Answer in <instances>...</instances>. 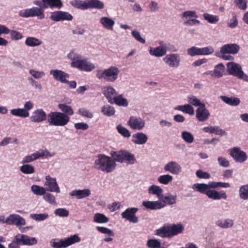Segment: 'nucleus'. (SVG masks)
Here are the masks:
<instances>
[{
  "mask_svg": "<svg viewBox=\"0 0 248 248\" xmlns=\"http://www.w3.org/2000/svg\"><path fill=\"white\" fill-rule=\"evenodd\" d=\"M127 124L132 129L140 131L145 127V122L140 117L131 116L127 122Z\"/></svg>",
  "mask_w": 248,
  "mask_h": 248,
  "instance_id": "obj_15",
  "label": "nucleus"
},
{
  "mask_svg": "<svg viewBox=\"0 0 248 248\" xmlns=\"http://www.w3.org/2000/svg\"><path fill=\"white\" fill-rule=\"evenodd\" d=\"M110 155L115 162L122 163L125 162L129 164H133L136 160L135 155L126 150L112 151L110 152Z\"/></svg>",
  "mask_w": 248,
  "mask_h": 248,
  "instance_id": "obj_5",
  "label": "nucleus"
},
{
  "mask_svg": "<svg viewBox=\"0 0 248 248\" xmlns=\"http://www.w3.org/2000/svg\"><path fill=\"white\" fill-rule=\"evenodd\" d=\"M71 4L77 8L82 10H86V1H81L80 0H73L70 2Z\"/></svg>",
  "mask_w": 248,
  "mask_h": 248,
  "instance_id": "obj_54",
  "label": "nucleus"
},
{
  "mask_svg": "<svg viewBox=\"0 0 248 248\" xmlns=\"http://www.w3.org/2000/svg\"><path fill=\"white\" fill-rule=\"evenodd\" d=\"M46 119V115L42 109L35 110L31 117V121L34 123H40Z\"/></svg>",
  "mask_w": 248,
  "mask_h": 248,
  "instance_id": "obj_26",
  "label": "nucleus"
},
{
  "mask_svg": "<svg viewBox=\"0 0 248 248\" xmlns=\"http://www.w3.org/2000/svg\"><path fill=\"white\" fill-rule=\"evenodd\" d=\"M173 180V177L170 174H164L159 176L157 178L158 181L161 184L167 185Z\"/></svg>",
  "mask_w": 248,
  "mask_h": 248,
  "instance_id": "obj_44",
  "label": "nucleus"
},
{
  "mask_svg": "<svg viewBox=\"0 0 248 248\" xmlns=\"http://www.w3.org/2000/svg\"><path fill=\"white\" fill-rule=\"evenodd\" d=\"M71 66L87 72H91L95 68L94 63L91 62L87 59H82L80 55H78V61L71 62Z\"/></svg>",
  "mask_w": 248,
  "mask_h": 248,
  "instance_id": "obj_9",
  "label": "nucleus"
},
{
  "mask_svg": "<svg viewBox=\"0 0 248 248\" xmlns=\"http://www.w3.org/2000/svg\"><path fill=\"white\" fill-rule=\"evenodd\" d=\"M159 44L160 46L156 47H150L149 53L150 55L160 58L166 55L168 49L167 46L164 44L163 41L159 42Z\"/></svg>",
  "mask_w": 248,
  "mask_h": 248,
  "instance_id": "obj_17",
  "label": "nucleus"
},
{
  "mask_svg": "<svg viewBox=\"0 0 248 248\" xmlns=\"http://www.w3.org/2000/svg\"><path fill=\"white\" fill-rule=\"evenodd\" d=\"M45 182L44 186H46V191L50 192L60 193V189L55 178H52L49 175L45 176Z\"/></svg>",
  "mask_w": 248,
  "mask_h": 248,
  "instance_id": "obj_14",
  "label": "nucleus"
},
{
  "mask_svg": "<svg viewBox=\"0 0 248 248\" xmlns=\"http://www.w3.org/2000/svg\"><path fill=\"white\" fill-rule=\"evenodd\" d=\"M96 230L100 233L108 236H114V233L112 230L103 226H97Z\"/></svg>",
  "mask_w": 248,
  "mask_h": 248,
  "instance_id": "obj_57",
  "label": "nucleus"
},
{
  "mask_svg": "<svg viewBox=\"0 0 248 248\" xmlns=\"http://www.w3.org/2000/svg\"><path fill=\"white\" fill-rule=\"evenodd\" d=\"M103 91L108 102L109 103L112 104V101L114 97L117 95V92L115 90L110 86H108L104 88Z\"/></svg>",
  "mask_w": 248,
  "mask_h": 248,
  "instance_id": "obj_29",
  "label": "nucleus"
},
{
  "mask_svg": "<svg viewBox=\"0 0 248 248\" xmlns=\"http://www.w3.org/2000/svg\"><path fill=\"white\" fill-rule=\"evenodd\" d=\"M148 192L149 194L155 195L160 198L163 191L159 186L153 185L148 188Z\"/></svg>",
  "mask_w": 248,
  "mask_h": 248,
  "instance_id": "obj_38",
  "label": "nucleus"
},
{
  "mask_svg": "<svg viewBox=\"0 0 248 248\" xmlns=\"http://www.w3.org/2000/svg\"><path fill=\"white\" fill-rule=\"evenodd\" d=\"M225 71V66L222 63L217 65L214 69V74L216 77H221Z\"/></svg>",
  "mask_w": 248,
  "mask_h": 248,
  "instance_id": "obj_55",
  "label": "nucleus"
},
{
  "mask_svg": "<svg viewBox=\"0 0 248 248\" xmlns=\"http://www.w3.org/2000/svg\"><path fill=\"white\" fill-rule=\"evenodd\" d=\"M177 196L176 195L168 194L164 197L162 199V202L167 204H174L176 202Z\"/></svg>",
  "mask_w": 248,
  "mask_h": 248,
  "instance_id": "obj_47",
  "label": "nucleus"
},
{
  "mask_svg": "<svg viewBox=\"0 0 248 248\" xmlns=\"http://www.w3.org/2000/svg\"><path fill=\"white\" fill-rule=\"evenodd\" d=\"M184 226L181 223L166 225L156 231L155 234L162 238H170L183 232Z\"/></svg>",
  "mask_w": 248,
  "mask_h": 248,
  "instance_id": "obj_3",
  "label": "nucleus"
},
{
  "mask_svg": "<svg viewBox=\"0 0 248 248\" xmlns=\"http://www.w3.org/2000/svg\"><path fill=\"white\" fill-rule=\"evenodd\" d=\"M31 191L36 195H44L46 192L45 187L33 185L31 186Z\"/></svg>",
  "mask_w": 248,
  "mask_h": 248,
  "instance_id": "obj_48",
  "label": "nucleus"
},
{
  "mask_svg": "<svg viewBox=\"0 0 248 248\" xmlns=\"http://www.w3.org/2000/svg\"><path fill=\"white\" fill-rule=\"evenodd\" d=\"M238 25L237 16L234 13H232V18L227 22V26L230 28L233 29Z\"/></svg>",
  "mask_w": 248,
  "mask_h": 248,
  "instance_id": "obj_56",
  "label": "nucleus"
},
{
  "mask_svg": "<svg viewBox=\"0 0 248 248\" xmlns=\"http://www.w3.org/2000/svg\"><path fill=\"white\" fill-rule=\"evenodd\" d=\"M80 237L78 234H74L63 239L56 241L55 239L51 240L50 244L53 248H65L74 244L79 242Z\"/></svg>",
  "mask_w": 248,
  "mask_h": 248,
  "instance_id": "obj_8",
  "label": "nucleus"
},
{
  "mask_svg": "<svg viewBox=\"0 0 248 248\" xmlns=\"http://www.w3.org/2000/svg\"><path fill=\"white\" fill-rule=\"evenodd\" d=\"M186 51L187 55L191 57L200 55V48L196 46H193L188 48Z\"/></svg>",
  "mask_w": 248,
  "mask_h": 248,
  "instance_id": "obj_60",
  "label": "nucleus"
},
{
  "mask_svg": "<svg viewBox=\"0 0 248 248\" xmlns=\"http://www.w3.org/2000/svg\"><path fill=\"white\" fill-rule=\"evenodd\" d=\"M142 205L147 209L150 210L160 209L165 206V205L159 201H144Z\"/></svg>",
  "mask_w": 248,
  "mask_h": 248,
  "instance_id": "obj_27",
  "label": "nucleus"
},
{
  "mask_svg": "<svg viewBox=\"0 0 248 248\" xmlns=\"http://www.w3.org/2000/svg\"><path fill=\"white\" fill-rule=\"evenodd\" d=\"M18 15L24 18L36 16L38 19L45 18L44 9L41 6L33 7L21 10L19 11Z\"/></svg>",
  "mask_w": 248,
  "mask_h": 248,
  "instance_id": "obj_7",
  "label": "nucleus"
},
{
  "mask_svg": "<svg viewBox=\"0 0 248 248\" xmlns=\"http://www.w3.org/2000/svg\"><path fill=\"white\" fill-rule=\"evenodd\" d=\"M99 23L102 27L108 31H112L115 25L114 20L108 16H102L99 19Z\"/></svg>",
  "mask_w": 248,
  "mask_h": 248,
  "instance_id": "obj_23",
  "label": "nucleus"
},
{
  "mask_svg": "<svg viewBox=\"0 0 248 248\" xmlns=\"http://www.w3.org/2000/svg\"><path fill=\"white\" fill-rule=\"evenodd\" d=\"M162 60L167 65L174 68L179 67L181 62L179 55L176 53L167 55Z\"/></svg>",
  "mask_w": 248,
  "mask_h": 248,
  "instance_id": "obj_13",
  "label": "nucleus"
},
{
  "mask_svg": "<svg viewBox=\"0 0 248 248\" xmlns=\"http://www.w3.org/2000/svg\"><path fill=\"white\" fill-rule=\"evenodd\" d=\"M91 194V190L88 188L84 189H77L72 191L69 193V195L75 197L77 199H81L87 198Z\"/></svg>",
  "mask_w": 248,
  "mask_h": 248,
  "instance_id": "obj_25",
  "label": "nucleus"
},
{
  "mask_svg": "<svg viewBox=\"0 0 248 248\" xmlns=\"http://www.w3.org/2000/svg\"><path fill=\"white\" fill-rule=\"evenodd\" d=\"M216 224L223 229L232 227L234 225V221L230 218L225 220H218L216 221Z\"/></svg>",
  "mask_w": 248,
  "mask_h": 248,
  "instance_id": "obj_33",
  "label": "nucleus"
},
{
  "mask_svg": "<svg viewBox=\"0 0 248 248\" xmlns=\"http://www.w3.org/2000/svg\"><path fill=\"white\" fill-rule=\"evenodd\" d=\"M227 71L230 75L237 78H248L243 72L241 65L236 62H230L226 64Z\"/></svg>",
  "mask_w": 248,
  "mask_h": 248,
  "instance_id": "obj_10",
  "label": "nucleus"
},
{
  "mask_svg": "<svg viewBox=\"0 0 248 248\" xmlns=\"http://www.w3.org/2000/svg\"><path fill=\"white\" fill-rule=\"evenodd\" d=\"M39 158V155L37 151L31 155H25L22 158L21 163L22 164H29L37 160Z\"/></svg>",
  "mask_w": 248,
  "mask_h": 248,
  "instance_id": "obj_34",
  "label": "nucleus"
},
{
  "mask_svg": "<svg viewBox=\"0 0 248 248\" xmlns=\"http://www.w3.org/2000/svg\"><path fill=\"white\" fill-rule=\"evenodd\" d=\"M25 44L29 47H36L41 45L42 42L36 37H28L25 41Z\"/></svg>",
  "mask_w": 248,
  "mask_h": 248,
  "instance_id": "obj_31",
  "label": "nucleus"
},
{
  "mask_svg": "<svg viewBox=\"0 0 248 248\" xmlns=\"http://www.w3.org/2000/svg\"><path fill=\"white\" fill-rule=\"evenodd\" d=\"M147 246L149 248H166L161 247V242L156 239H150L147 241Z\"/></svg>",
  "mask_w": 248,
  "mask_h": 248,
  "instance_id": "obj_43",
  "label": "nucleus"
},
{
  "mask_svg": "<svg viewBox=\"0 0 248 248\" xmlns=\"http://www.w3.org/2000/svg\"><path fill=\"white\" fill-rule=\"evenodd\" d=\"M192 188L195 191L205 194L209 199L214 200H219L221 199L225 200L227 198V196L225 192H220L215 190L210 189L212 188L211 182L208 184H194L192 185Z\"/></svg>",
  "mask_w": 248,
  "mask_h": 248,
  "instance_id": "obj_1",
  "label": "nucleus"
},
{
  "mask_svg": "<svg viewBox=\"0 0 248 248\" xmlns=\"http://www.w3.org/2000/svg\"><path fill=\"white\" fill-rule=\"evenodd\" d=\"M93 221L97 223H106L109 221V219L104 214L96 213L93 217Z\"/></svg>",
  "mask_w": 248,
  "mask_h": 248,
  "instance_id": "obj_41",
  "label": "nucleus"
},
{
  "mask_svg": "<svg viewBox=\"0 0 248 248\" xmlns=\"http://www.w3.org/2000/svg\"><path fill=\"white\" fill-rule=\"evenodd\" d=\"M117 130L118 133L124 138H129L131 136L129 130L125 127L122 126L121 124H119L117 126Z\"/></svg>",
  "mask_w": 248,
  "mask_h": 248,
  "instance_id": "obj_51",
  "label": "nucleus"
},
{
  "mask_svg": "<svg viewBox=\"0 0 248 248\" xmlns=\"http://www.w3.org/2000/svg\"><path fill=\"white\" fill-rule=\"evenodd\" d=\"M181 137L183 140L187 143H192L194 140V137L192 134L186 131L182 132Z\"/></svg>",
  "mask_w": 248,
  "mask_h": 248,
  "instance_id": "obj_50",
  "label": "nucleus"
},
{
  "mask_svg": "<svg viewBox=\"0 0 248 248\" xmlns=\"http://www.w3.org/2000/svg\"><path fill=\"white\" fill-rule=\"evenodd\" d=\"M174 110H179L185 113L192 115L194 113V110L193 107L189 104L183 106H178L174 108Z\"/></svg>",
  "mask_w": 248,
  "mask_h": 248,
  "instance_id": "obj_35",
  "label": "nucleus"
},
{
  "mask_svg": "<svg viewBox=\"0 0 248 248\" xmlns=\"http://www.w3.org/2000/svg\"><path fill=\"white\" fill-rule=\"evenodd\" d=\"M221 99L226 104L233 106H237L240 103V100L236 97H228L226 96H221Z\"/></svg>",
  "mask_w": 248,
  "mask_h": 248,
  "instance_id": "obj_36",
  "label": "nucleus"
},
{
  "mask_svg": "<svg viewBox=\"0 0 248 248\" xmlns=\"http://www.w3.org/2000/svg\"><path fill=\"white\" fill-rule=\"evenodd\" d=\"M230 156L237 163H244L248 159L246 152L242 150L240 147L236 146L229 149Z\"/></svg>",
  "mask_w": 248,
  "mask_h": 248,
  "instance_id": "obj_11",
  "label": "nucleus"
},
{
  "mask_svg": "<svg viewBox=\"0 0 248 248\" xmlns=\"http://www.w3.org/2000/svg\"><path fill=\"white\" fill-rule=\"evenodd\" d=\"M33 3L38 6L42 7L44 9L48 7L61 8L63 5L61 0H37Z\"/></svg>",
  "mask_w": 248,
  "mask_h": 248,
  "instance_id": "obj_12",
  "label": "nucleus"
},
{
  "mask_svg": "<svg viewBox=\"0 0 248 248\" xmlns=\"http://www.w3.org/2000/svg\"><path fill=\"white\" fill-rule=\"evenodd\" d=\"M181 17L183 19L186 20L193 18H197L198 17V15L195 11L187 10L182 13Z\"/></svg>",
  "mask_w": 248,
  "mask_h": 248,
  "instance_id": "obj_46",
  "label": "nucleus"
},
{
  "mask_svg": "<svg viewBox=\"0 0 248 248\" xmlns=\"http://www.w3.org/2000/svg\"><path fill=\"white\" fill-rule=\"evenodd\" d=\"M13 40H19L23 38V35L20 32L15 30H10L9 33Z\"/></svg>",
  "mask_w": 248,
  "mask_h": 248,
  "instance_id": "obj_59",
  "label": "nucleus"
},
{
  "mask_svg": "<svg viewBox=\"0 0 248 248\" xmlns=\"http://www.w3.org/2000/svg\"><path fill=\"white\" fill-rule=\"evenodd\" d=\"M50 18L55 22L71 21L73 19V16L67 12L57 11L51 13Z\"/></svg>",
  "mask_w": 248,
  "mask_h": 248,
  "instance_id": "obj_19",
  "label": "nucleus"
},
{
  "mask_svg": "<svg viewBox=\"0 0 248 248\" xmlns=\"http://www.w3.org/2000/svg\"><path fill=\"white\" fill-rule=\"evenodd\" d=\"M138 211V208L135 207L128 208L122 213L121 216L131 223H137L139 222V217L136 214Z\"/></svg>",
  "mask_w": 248,
  "mask_h": 248,
  "instance_id": "obj_16",
  "label": "nucleus"
},
{
  "mask_svg": "<svg viewBox=\"0 0 248 248\" xmlns=\"http://www.w3.org/2000/svg\"><path fill=\"white\" fill-rule=\"evenodd\" d=\"M132 36L138 42L141 44L146 43L145 40L141 36L140 32L136 30H133L131 31Z\"/></svg>",
  "mask_w": 248,
  "mask_h": 248,
  "instance_id": "obj_64",
  "label": "nucleus"
},
{
  "mask_svg": "<svg viewBox=\"0 0 248 248\" xmlns=\"http://www.w3.org/2000/svg\"><path fill=\"white\" fill-rule=\"evenodd\" d=\"M239 195L240 199L243 200L248 199V184L243 185L240 187Z\"/></svg>",
  "mask_w": 248,
  "mask_h": 248,
  "instance_id": "obj_45",
  "label": "nucleus"
},
{
  "mask_svg": "<svg viewBox=\"0 0 248 248\" xmlns=\"http://www.w3.org/2000/svg\"><path fill=\"white\" fill-rule=\"evenodd\" d=\"M23 165L20 167L19 170L23 174H31L35 172L34 167L29 164H23Z\"/></svg>",
  "mask_w": 248,
  "mask_h": 248,
  "instance_id": "obj_37",
  "label": "nucleus"
},
{
  "mask_svg": "<svg viewBox=\"0 0 248 248\" xmlns=\"http://www.w3.org/2000/svg\"><path fill=\"white\" fill-rule=\"evenodd\" d=\"M164 170L174 175H178L182 172V168L180 165L175 161H170L166 163Z\"/></svg>",
  "mask_w": 248,
  "mask_h": 248,
  "instance_id": "obj_20",
  "label": "nucleus"
},
{
  "mask_svg": "<svg viewBox=\"0 0 248 248\" xmlns=\"http://www.w3.org/2000/svg\"><path fill=\"white\" fill-rule=\"evenodd\" d=\"M8 221L9 225H15L16 227L24 226L26 224L25 218L16 214H10Z\"/></svg>",
  "mask_w": 248,
  "mask_h": 248,
  "instance_id": "obj_22",
  "label": "nucleus"
},
{
  "mask_svg": "<svg viewBox=\"0 0 248 248\" xmlns=\"http://www.w3.org/2000/svg\"><path fill=\"white\" fill-rule=\"evenodd\" d=\"M119 71L118 67L112 66L104 70H98L96 72V76L98 78H103L104 77L117 78Z\"/></svg>",
  "mask_w": 248,
  "mask_h": 248,
  "instance_id": "obj_18",
  "label": "nucleus"
},
{
  "mask_svg": "<svg viewBox=\"0 0 248 248\" xmlns=\"http://www.w3.org/2000/svg\"><path fill=\"white\" fill-rule=\"evenodd\" d=\"M212 188H216L218 187L228 188L231 186V185L229 183L221 182H211Z\"/></svg>",
  "mask_w": 248,
  "mask_h": 248,
  "instance_id": "obj_61",
  "label": "nucleus"
},
{
  "mask_svg": "<svg viewBox=\"0 0 248 248\" xmlns=\"http://www.w3.org/2000/svg\"><path fill=\"white\" fill-rule=\"evenodd\" d=\"M11 113L15 116L26 118L29 116V112L23 108H15L11 110Z\"/></svg>",
  "mask_w": 248,
  "mask_h": 248,
  "instance_id": "obj_39",
  "label": "nucleus"
},
{
  "mask_svg": "<svg viewBox=\"0 0 248 248\" xmlns=\"http://www.w3.org/2000/svg\"><path fill=\"white\" fill-rule=\"evenodd\" d=\"M48 217V214L47 213L43 214H31L30 215V217L37 221H43Z\"/></svg>",
  "mask_w": 248,
  "mask_h": 248,
  "instance_id": "obj_53",
  "label": "nucleus"
},
{
  "mask_svg": "<svg viewBox=\"0 0 248 248\" xmlns=\"http://www.w3.org/2000/svg\"><path fill=\"white\" fill-rule=\"evenodd\" d=\"M101 112L104 115L110 117L114 115L115 110L113 107L107 105L101 108Z\"/></svg>",
  "mask_w": 248,
  "mask_h": 248,
  "instance_id": "obj_40",
  "label": "nucleus"
},
{
  "mask_svg": "<svg viewBox=\"0 0 248 248\" xmlns=\"http://www.w3.org/2000/svg\"><path fill=\"white\" fill-rule=\"evenodd\" d=\"M44 199L50 204L52 205H56V198L54 196L50 193H46L44 194Z\"/></svg>",
  "mask_w": 248,
  "mask_h": 248,
  "instance_id": "obj_62",
  "label": "nucleus"
},
{
  "mask_svg": "<svg viewBox=\"0 0 248 248\" xmlns=\"http://www.w3.org/2000/svg\"><path fill=\"white\" fill-rule=\"evenodd\" d=\"M204 132L217 135L225 136L227 133L223 129L217 126H209L203 128Z\"/></svg>",
  "mask_w": 248,
  "mask_h": 248,
  "instance_id": "obj_28",
  "label": "nucleus"
},
{
  "mask_svg": "<svg viewBox=\"0 0 248 248\" xmlns=\"http://www.w3.org/2000/svg\"><path fill=\"white\" fill-rule=\"evenodd\" d=\"M240 49V46L237 44H225L220 47L219 51L216 53V56L224 61H232L234 58L231 55L237 54Z\"/></svg>",
  "mask_w": 248,
  "mask_h": 248,
  "instance_id": "obj_4",
  "label": "nucleus"
},
{
  "mask_svg": "<svg viewBox=\"0 0 248 248\" xmlns=\"http://www.w3.org/2000/svg\"><path fill=\"white\" fill-rule=\"evenodd\" d=\"M69 121V117L62 112H51L48 115V121L51 125L63 126L67 125Z\"/></svg>",
  "mask_w": 248,
  "mask_h": 248,
  "instance_id": "obj_6",
  "label": "nucleus"
},
{
  "mask_svg": "<svg viewBox=\"0 0 248 248\" xmlns=\"http://www.w3.org/2000/svg\"><path fill=\"white\" fill-rule=\"evenodd\" d=\"M210 112L206 109L204 104L199 107L196 111V116L200 122H204L209 119Z\"/></svg>",
  "mask_w": 248,
  "mask_h": 248,
  "instance_id": "obj_21",
  "label": "nucleus"
},
{
  "mask_svg": "<svg viewBox=\"0 0 248 248\" xmlns=\"http://www.w3.org/2000/svg\"><path fill=\"white\" fill-rule=\"evenodd\" d=\"M202 16L204 20L210 24H216L219 19L218 16L208 13H204Z\"/></svg>",
  "mask_w": 248,
  "mask_h": 248,
  "instance_id": "obj_42",
  "label": "nucleus"
},
{
  "mask_svg": "<svg viewBox=\"0 0 248 248\" xmlns=\"http://www.w3.org/2000/svg\"><path fill=\"white\" fill-rule=\"evenodd\" d=\"M115 104L118 106L126 107L128 105V102L126 98H124L122 94L116 95L112 101V104Z\"/></svg>",
  "mask_w": 248,
  "mask_h": 248,
  "instance_id": "obj_32",
  "label": "nucleus"
},
{
  "mask_svg": "<svg viewBox=\"0 0 248 248\" xmlns=\"http://www.w3.org/2000/svg\"><path fill=\"white\" fill-rule=\"evenodd\" d=\"M148 136L142 132H137L132 135V142L136 144L143 145L148 141Z\"/></svg>",
  "mask_w": 248,
  "mask_h": 248,
  "instance_id": "obj_24",
  "label": "nucleus"
},
{
  "mask_svg": "<svg viewBox=\"0 0 248 248\" xmlns=\"http://www.w3.org/2000/svg\"><path fill=\"white\" fill-rule=\"evenodd\" d=\"M87 9L89 8H95L99 10L104 8L103 2L99 0H86Z\"/></svg>",
  "mask_w": 248,
  "mask_h": 248,
  "instance_id": "obj_30",
  "label": "nucleus"
},
{
  "mask_svg": "<svg viewBox=\"0 0 248 248\" xmlns=\"http://www.w3.org/2000/svg\"><path fill=\"white\" fill-rule=\"evenodd\" d=\"M38 153L40 158L51 157L55 155V153L54 152H50L46 149H40L38 151Z\"/></svg>",
  "mask_w": 248,
  "mask_h": 248,
  "instance_id": "obj_58",
  "label": "nucleus"
},
{
  "mask_svg": "<svg viewBox=\"0 0 248 248\" xmlns=\"http://www.w3.org/2000/svg\"><path fill=\"white\" fill-rule=\"evenodd\" d=\"M200 55H208L212 54L214 49L211 46H208L200 48Z\"/></svg>",
  "mask_w": 248,
  "mask_h": 248,
  "instance_id": "obj_63",
  "label": "nucleus"
},
{
  "mask_svg": "<svg viewBox=\"0 0 248 248\" xmlns=\"http://www.w3.org/2000/svg\"><path fill=\"white\" fill-rule=\"evenodd\" d=\"M50 74L55 78H65L69 77L67 74L60 70H51Z\"/></svg>",
  "mask_w": 248,
  "mask_h": 248,
  "instance_id": "obj_52",
  "label": "nucleus"
},
{
  "mask_svg": "<svg viewBox=\"0 0 248 248\" xmlns=\"http://www.w3.org/2000/svg\"><path fill=\"white\" fill-rule=\"evenodd\" d=\"M116 163L111 156H108L104 154L98 155L94 162L95 169L104 172L110 173L116 168Z\"/></svg>",
  "mask_w": 248,
  "mask_h": 248,
  "instance_id": "obj_2",
  "label": "nucleus"
},
{
  "mask_svg": "<svg viewBox=\"0 0 248 248\" xmlns=\"http://www.w3.org/2000/svg\"><path fill=\"white\" fill-rule=\"evenodd\" d=\"M58 108L63 112V113L69 115H72L74 114L73 110L71 107L65 104H60Z\"/></svg>",
  "mask_w": 248,
  "mask_h": 248,
  "instance_id": "obj_49",
  "label": "nucleus"
}]
</instances>
